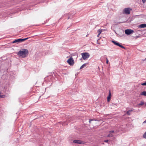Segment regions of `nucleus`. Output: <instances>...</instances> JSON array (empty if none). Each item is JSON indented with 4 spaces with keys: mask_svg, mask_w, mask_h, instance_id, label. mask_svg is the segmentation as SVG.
<instances>
[{
    "mask_svg": "<svg viewBox=\"0 0 146 146\" xmlns=\"http://www.w3.org/2000/svg\"><path fill=\"white\" fill-rule=\"evenodd\" d=\"M29 54V51L27 49H23L22 50H20L17 53V54L23 58H25Z\"/></svg>",
    "mask_w": 146,
    "mask_h": 146,
    "instance_id": "nucleus-1",
    "label": "nucleus"
},
{
    "mask_svg": "<svg viewBox=\"0 0 146 146\" xmlns=\"http://www.w3.org/2000/svg\"><path fill=\"white\" fill-rule=\"evenodd\" d=\"M82 57L84 60H86L90 56V54L88 52H83L81 53Z\"/></svg>",
    "mask_w": 146,
    "mask_h": 146,
    "instance_id": "nucleus-2",
    "label": "nucleus"
},
{
    "mask_svg": "<svg viewBox=\"0 0 146 146\" xmlns=\"http://www.w3.org/2000/svg\"><path fill=\"white\" fill-rule=\"evenodd\" d=\"M28 38H29L27 37V38H23V39L19 38L18 39H16L15 40H14V41H13L12 42V43H17V42L19 43L21 42H22L23 41H24L25 40L28 39Z\"/></svg>",
    "mask_w": 146,
    "mask_h": 146,
    "instance_id": "nucleus-3",
    "label": "nucleus"
},
{
    "mask_svg": "<svg viewBox=\"0 0 146 146\" xmlns=\"http://www.w3.org/2000/svg\"><path fill=\"white\" fill-rule=\"evenodd\" d=\"M131 9L129 8H125L123 11L122 13L124 14L128 15L130 14Z\"/></svg>",
    "mask_w": 146,
    "mask_h": 146,
    "instance_id": "nucleus-4",
    "label": "nucleus"
},
{
    "mask_svg": "<svg viewBox=\"0 0 146 146\" xmlns=\"http://www.w3.org/2000/svg\"><path fill=\"white\" fill-rule=\"evenodd\" d=\"M67 62L70 66L73 65L74 63L73 58L71 57L67 60Z\"/></svg>",
    "mask_w": 146,
    "mask_h": 146,
    "instance_id": "nucleus-5",
    "label": "nucleus"
},
{
    "mask_svg": "<svg viewBox=\"0 0 146 146\" xmlns=\"http://www.w3.org/2000/svg\"><path fill=\"white\" fill-rule=\"evenodd\" d=\"M112 42L115 45L117 46H119L121 48H123L125 49V48L122 45H121L120 44L119 42H117L114 41V40H112Z\"/></svg>",
    "mask_w": 146,
    "mask_h": 146,
    "instance_id": "nucleus-6",
    "label": "nucleus"
},
{
    "mask_svg": "<svg viewBox=\"0 0 146 146\" xmlns=\"http://www.w3.org/2000/svg\"><path fill=\"white\" fill-rule=\"evenodd\" d=\"M73 142L74 143L82 144H83L85 143L84 141L79 140H74L73 141Z\"/></svg>",
    "mask_w": 146,
    "mask_h": 146,
    "instance_id": "nucleus-7",
    "label": "nucleus"
},
{
    "mask_svg": "<svg viewBox=\"0 0 146 146\" xmlns=\"http://www.w3.org/2000/svg\"><path fill=\"white\" fill-rule=\"evenodd\" d=\"M134 31L130 29H127L125 30V34L127 35H129L133 33Z\"/></svg>",
    "mask_w": 146,
    "mask_h": 146,
    "instance_id": "nucleus-8",
    "label": "nucleus"
},
{
    "mask_svg": "<svg viewBox=\"0 0 146 146\" xmlns=\"http://www.w3.org/2000/svg\"><path fill=\"white\" fill-rule=\"evenodd\" d=\"M111 94L110 92V90L109 91V95L107 97V101L108 102H109L111 98Z\"/></svg>",
    "mask_w": 146,
    "mask_h": 146,
    "instance_id": "nucleus-9",
    "label": "nucleus"
},
{
    "mask_svg": "<svg viewBox=\"0 0 146 146\" xmlns=\"http://www.w3.org/2000/svg\"><path fill=\"white\" fill-rule=\"evenodd\" d=\"M139 28H143L146 27V24H142L138 26Z\"/></svg>",
    "mask_w": 146,
    "mask_h": 146,
    "instance_id": "nucleus-10",
    "label": "nucleus"
},
{
    "mask_svg": "<svg viewBox=\"0 0 146 146\" xmlns=\"http://www.w3.org/2000/svg\"><path fill=\"white\" fill-rule=\"evenodd\" d=\"M65 15L66 16H68V19H70V17H72L73 16V15H72L71 13H69L67 14H65Z\"/></svg>",
    "mask_w": 146,
    "mask_h": 146,
    "instance_id": "nucleus-11",
    "label": "nucleus"
},
{
    "mask_svg": "<svg viewBox=\"0 0 146 146\" xmlns=\"http://www.w3.org/2000/svg\"><path fill=\"white\" fill-rule=\"evenodd\" d=\"M133 111V110H128L126 112V114L130 115L131 114V112Z\"/></svg>",
    "mask_w": 146,
    "mask_h": 146,
    "instance_id": "nucleus-12",
    "label": "nucleus"
},
{
    "mask_svg": "<svg viewBox=\"0 0 146 146\" xmlns=\"http://www.w3.org/2000/svg\"><path fill=\"white\" fill-rule=\"evenodd\" d=\"M88 64L87 63H85L83 64L81 67L80 68V69H82L83 68H84L85 67H86V65Z\"/></svg>",
    "mask_w": 146,
    "mask_h": 146,
    "instance_id": "nucleus-13",
    "label": "nucleus"
},
{
    "mask_svg": "<svg viewBox=\"0 0 146 146\" xmlns=\"http://www.w3.org/2000/svg\"><path fill=\"white\" fill-rule=\"evenodd\" d=\"M140 95L146 96V91H144L140 93Z\"/></svg>",
    "mask_w": 146,
    "mask_h": 146,
    "instance_id": "nucleus-14",
    "label": "nucleus"
},
{
    "mask_svg": "<svg viewBox=\"0 0 146 146\" xmlns=\"http://www.w3.org/2000/svg\"><path fill=\"white\" fill-rule=\"evenodd\" d=\"M144 104V102L143 101H141L138 104L139 106H142Z\"/></svg>",
    "mask_w": 146,
    "mask_h": 146,
    "instance_id": "nucleus-15",
    "label": "nucleus"
},
{
    "mask_svg": "<svg viewBox=\"0 0 146 146\" xmlns=\"http://www.w3.org/2000/svg\"><path fill=\"white\" fill-rule=\"evenodd\" d=\"M102 32V30L101 29H99L98 30V34H100Z\"/></svg>",
    "mask_w": 146,
    "mask_h": 146,
    "instance_id": "nucleus-16",
    "label": "nucleus"
},
{
    "mask_svg": "<svg viewBox=\"0 0 146 146\" xmlns=\"http://www.w3.org/2000/svg\"><path fill=\"white\" fill-rule=\"evenodd\" d=\"M113 136V134H112L110 133V134H108V136H107V137H112Z\"/></svg>",
    "mask_w": 146,
    "mask_h": 146,
    "instance_id": "nucleus-17",
    "label": "nucleus"
},
{
    "mask_svg": "<svg viewBox=\"0 0 146 146\" xmlns=\"http://www.w3.org/2000/svg\"><path fill=\"white\" fill-rule=\"evenodd\" d=\"M143 138L146 139V132L143 134Z\"/></svg>",
    "mask_w": 146,
    "mask_h": 146,
    "instance_id": "nucleus-18",
    "label": "nucleus"
},
{
    "mask_svg": "<svg viewBox=\"0 0 146 146\" xmlns=\"http://www.w3.org/2000/svg\"><path fill=\"white\" fill-rule=\"evenodd\" d=\"M141 85L142 86H146V82L144 83H141Z\"/></svg>",
    "mask_w": 146,
    "mask_h": 146,
    "instance_id": "nucleus-19",
    "label": "nucleus"
},
{
    "mask_svg": "<svg viewBox=\"0 0 146 146\" xmlns=\"http://www.w3.org/2000/svg\"><path fill=\"white\" fill-rule=\"evenodd\" d=\"M109 132L111 133H113L114 131L113 130L110 131H109Z\"/></svg>",
    "mask_w": 146,
    "mask_h": 146,
    "instance_id": "nucleus-20",
    "label": "nucleus"
},
{
    "mask_svg": "<svg viewBox=\"0 0 146 146\" xmlns=\"http://www.w3.org/2000/svg\"><path fill=\"white\" fill-rule=\"evenodd\" d=\"M94 119H90V120L89 121V122L90 123V122H91V121H94Z\"/></svg>",
    "mask_w": 146,
    "mask_h": 146,
    "instance_id": "nucleus-21",
    "label": "nucleus"
},
{
    "mask_svg": "<svg viewBox=\"0 0 146 146\" xmlns=\"http://www.w3.org/2000/svg\"><path fill=\"white\" fill-rule=\"evenodd\" d=\"M106 63L107 64H108V58H106Z\"/></svg>",
    "mask_w": 146,
    "mask_h": 146,
    "instance_id": "nucleus-22",
    "label": "nucleus"
},
{
    "mask_svg": "<svg viewBox=\"0 0 146 146\" xmlns=\"http://www.w3.org/2000/svg\"><path fill=\"white\" fill-rule=\"evenodd\" d=\"M104 141L105 142L107 143L108 142V140H104Z\"/></svg>",
    "mask_w": 146,
    "mask_h": 146,
    "instance_id": "nucleus-23",
    "label": "nucleus"
},
{
    "mask_svg": "<svg viewBox=\"0 0 146 146\" xmlns=\"http://www.w3.org/2000/svg\"><path fill=\"white\" fill-rule=\"evenodd\" d=\"M146 1V0H142V1L143 3H144Z\"/></svg>",
    "mask_w": 146,
    "mask_h": 146,
    "instance_id": "nucleus-24",
    "label": "nucleus"
},
{
    "mask_svg": "<svg viewBox=\"0 0 146 146\" xmlns=\"http://www.w3.org/2000/svg\"><path fill=\"white\" fill-rule=\"evenodd\" d=\"M146 123V120L143 123V124Z\"/></svg>",
    "mask_w": 146,
    "mask_h": 146,
    "instance_id": "nucleus-25",
    "label": "nucleus"
},
{
    "mask_svg": "<svg viewBox=\"0 0 146 146\" xmlns=\"http://www.w3.org/2000/svg\"><path fill=\"white\" fill-rule=\"evenodd\" d=\"M100 35V34L98 33V34L97 36V37H98L99 36V35Z\"/></svg>",
    "mask_w": 146,
    "mask_h": 146,
    "instance_id": "nucleus-26",
    "label": "nucleus"
},
{
    "mask_svg": "<svg viewBox=\"0 0 146 146\" xmlns=\"http://www.w3.org/2000/svg\"><path fill=\"white\" fill-rule=\"evenodd\" d=\"M88 36V35H86V36Z\"/></svg>",
    "mask_w": 146,
    "mask_h": 146,
    "instance_id": "nucleus-27",
    "label": "nucleus"
},
{
    "mask_svg": "<svg viewBox=\"0 0 146 146\" xmlns=\"http://www.w3.org/2000/svg\"><path fill=\"white\" fill-rule=\"evenodd\" d=\"M145 106H146V103H145Z\"/></svg>",
    "mask_w": 146,
    "mask_h": 146,
    "instance_id": "nucleus-28",
    "label": "nucleus"
},
{
    "mask_svg": "<svg viewBox=\"0 0 146 146\" xmlns=\"http://www.w3.org/2000/svg\"><path fill=\"white\" fill-rule=\"evenodd\" d=\"M145 60H146V58H145Z\"/></svg>",
    "mask_w": 146,
    "mask_h": 146,
    "instance_id": "nucleus-29",
    "label": "nucleus"
}]
</instances>
